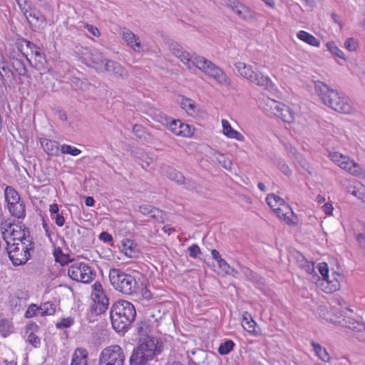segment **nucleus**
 <instances>
[{"label":"nucleus","instance_id":"obj_59","mask_svg":"<svg viewBox=\"0 0 365 365\" xmlns=\"http://www.w3.org/2000/svg\"><path fill=\"white\" fill-rule=\"evenodd\" d=\"M221 158L223 160H219V163L222 164V166L227 170H231L232 162L228 159H225L224 155H221Z\"/></svg>","mask_w":365,"mask_h":365},{"label":"nucleus","instance_id":"obj_7","mask_svg":"<svg viewBox=\"0 0 365 365\" xmlns=\"http://www.w3.org/2000/svg\"><path fill=\"white\" fill-rule=\"evenodd\" d=\"M28 242L20 241L12 242L6 241V252L14 266L25 264L31 258V251L34 250L33 239H27Z\"/></svg>","mask_w":365,"mask_h":365},{"label":"nucleus","instance_id":"obj_1","mask_svg":"<svg viewBox=\"0 0 365 365\" xmlns=\"http://www.w3.org/2000/svg\"><path fill=\"white\" fill-rule=\"evenodd\" d=\"M170 51L182 62L188 69L197 68L207 76L215 80L220 85L230 86V78L217 65L204 57L197 56L192 59L188 52L185 51L178 43L170 41L168 43Z\"/></svg>","mask_w":365,"mask_h":365},{"label":"nucleus","instance_id":"obj_51","mask_svg":"<svg viewBox=\"0 0 365 365\" xmlns=\"http://www.w3.org/2000/svg\"><path fill=\"white\" fill-rule=\"evenodd\" d=\"M344 47L349 51H355L358 47L357 41L354 38H349L344 42Z\"/></svg>","mask_w":365,"mask_h":365},{"label":"nucleus","instance_id":"obj_58","mask_svg":"<svg viewBox=\"0 0 365 365\" xmlns=\"http://www.w3.org/2000/svg\"><path fill=\"white\" fill-rule=\"evenodd\" d=\"M85 27L94 36H99L101 33L98 29L91 24H86Z\"/></svg>","mask_w":365,"mask_h":365},{"label":"nucleus","instance_id":"obj_23","mask_svg":"<svg viewBox=\"0 0 365 365\" xmlns=\"http://www.w3.org/2000/svg\"><path fill=\"white\" fill-rule=\"evenodd\" d=\"M19 230L13 229L11 231V235L13 237V242L25 241V242H28L27 239H33V237L30 235L29 230L24 225V228H22L21 225L16 226Z\"/></svg>","mask_w":365,"mask_h":365},{"label":"nucleus","instance_id":"obj_6","mask_svg":"<svg viewBox=\"0 0 365 365\" xmlns=\"http://www.w3.org/2000/svg\"><path fill=\"white\" fill-rule=\"evenodd\" d=\"M109 280L114 289L123 294L132 295L138 289V283L135 278L119 269H110Z\"/></svg>","mask_w":365,"mask_h":365},{"label":"nucleus","instance_id":"obj_36","mask_svg":"<svg viewBox=\"0 0 365 365\" xmlns=\"http://www.w3.org/2000/svg\"><path fill=\"white\" fill-rule=\"evenodd\" d=\"M180 101H179V103L183 110H185L189 115H191L195 113L196 105L192 100L184 96H180Z\"/></svg>","mask_w":365,"mask_h":365},{"label":"nucleus","instance_id":"obj_45","mask_svg":"<svg viewBox=\"0 0 365 365\" xmlns=\"http://www.w3.org/2000/svg\"><path fill=\"white\" fill-rule=\"evenodd\" d=\"M235 343L232 340H226L219 346L218 353L220 355H227L233 349Z\"/></svg>","mask_w":365,"mask_h":365},{"label":"nucleus","instance_id":"obj_10","mask_svg":"<svg viewBox=\"0 0 365 365\" xmlns=\"http://www.w3.org/2000/svg\"><path fill=\"white\" fill-rule=\"evenodd\" d=\"M68 275L73 279L83 283H89L96 276V273L88 264L74 262L68 269Z\"/></svg>","mask_w":365,"mask_h":365},{"label":"nucleus","instance_id":"obj_46","mask_svg":"<svg viewBox=\"0 0 365 365\" xmlns=\"http://www.w3.org/2000/svg\"><path fill=\"white\" fill-rule=\"evenodd\" d=\"M327 48L333 55L341 58L345 59L344 53L335 44L334 42L330 41L327 43Z\"/></svg>","mask_w":365,"mask_h":365},{"label":"nucleus","instance_id":"obj_52","mask_svg":"<svg viewBox=\"0 0 365 365\" xmlns=\"http://www.w3.org/2000/svg\"><path fill=\"white\" fill-rule=\"evenodd\" d=\"M27 341L35 348L38 347L41 344L40 338L32 332L29 334Z\"/></svg>","mask_w":365,"mask_h":365},{"label":"nucleus","instance_id":"obj_54","mask_svg":"<svg viewBox=\"0 0 365 365\" xmlns=\"http://www.w3.org/2000/svg\"><path fill=\"white\" fill-rule=\"evenodd\" d=\"M189 255L192 258H196L201 253L200 249L197 245H192L188 247Z\"/></svg>","mask_w":365,"mask_h":365},{"label":"nucleus","instance_id":"obj_50","mask_svg":"<svg viewBox=\"0 0 365 365\" xmlns=\"http://www.w3.org/2000/svg\"><path fill=\"white\" fill-rule=\"evenodd\" d=\"M148 329V326L146 323L141 322L140 324H138L136 330H137V332L139 334V336L141 337L140 339H143L145 337H150L147 334Z\"/></svg>","mask_w":365,"mask_h":365},{"label":"nucleus","instance_id":"obj_11","mask_svg":"<svg viewBox=\"0 0 365 365\" xmlns=\"http://www.w3.org/2000/svg\"><path fill=\"white\" fill-rule=\"evenodd\" d=\"M329 267L327 262H321V291L331 294L338 290L340 286L339 282L336 277L339 274L336 272H332V279L329 275Z\"/></svg>","mask_w":365,"mask_h":365},{"label":"nucleus","instance_id":"obj_32","mask_svg":"<svg viewBox=\"0 0 365 365\" xmlns=\"http://www.w3.org/2000/svg\"><path fill=\"white\" fill-rule=\"evenodd\" d=\"M36 69L41 71V70H48L47 67V61L46 59L45 56L41 51H38L36 53L32 58V64Z\"/></svg>","mask_w":365,"mask_h":365},{"label":"nucleus","instance_id":"obj_28","mask_svg":"<svg viewBox=\"0 0 365 365\" xmlns=\"http://www.w3.org/2000/svg\"><path fill=\"white\" fill-rule=\"evenodd\" d=\"M228 6L242 19H247L250 16V9L239 2L230 1Z\"/></svg>","mask_w":365,"mask_h":365},{"label":"nucleus","instance_id":"obj_64","mask_svg":"<svg viewBox=\"0 0 365 365\" xmlns=\"http://www.w3.org/2000/svg\"><path fill=\"white\" fill-rule=\"evenodd\" d=\"M211 255H212V258L216 260L217 262H219L220 259H222V258L221 257L219 252L216 250H212L211 251Z\"/></svg>","mask_w":365,"mask_h":365},{"label":"nucleus","instance_id":"obj_4","mask_svg":"<svg viewBox=\"0 0 365 365\" xmlns=\"http://www.w3.org/2000/svg\"><path fill=\"white\" fill-rule=\"evenodd\" d=\"M159 353L155 337L140 339L138 346L134 348L130 357V364L144 365Z\"/></svg>","mask_w":365,"mask_h":365},{"label":"nucleus","instance_id":"obj_49","mask_svg":"<svg viewBox=\"0 0 365 365\" xmlns=\"http://www.w3.org/2000/svg\"><path fill=\"white\" fill-rule=\"evenodd\" d=\"M74 323V320L71 317L63 318L61 320V322H57L56 324V327L57 329H64L68 328Z\"/></svg>","mask_w":365,"mask_h":365},{"label":"nucleus","instance_id":"obj_13","mask_svg":"<svg viewBox=\"0 0 365 365\" xmlns=\"http://www.w3.org/2000/svg\"><path fill=\"white\" fill-rule=\"evenodd\" d=\"M93 288L95 292V302L96 304L92 307V311L94 312L96 314L99 315L105 312L108 309L109 299L104 294L102 285L99 282H96L93 285Z\"/></svg>","mask_w":365,"mask_h":365},{"label":"nucleus","instance_id":"obj_35","mask_svg":"<svg viewBox=\"0 0 365 365\" xmlns=\"http://www.w3.org/2000/svg\"><path fill=\"white\" fill-rule=\"evenodd\" d=\"M5 200L7 202V206L10 203H16L21 200L19 192L12 187L6 186L4 190Z\"/></svg>","mask_w":365,"mask_h":365},{"label":"nucleus","instance_id":"obj_29","mask_svg":"<svg viewBox=\"0 0 365 365\" xmlns=\"http://www.w3.org/2000/svg\"><path fill=\"white\" fill-rule=\"evenodd\" d=\"M133 133L138 139L146 143H150L153 139V135L150 133H149L146 130V129L140 124H135L133 125Z\"/></svg>","mask_w":365,"mask_h":365},{"label":"nucleus","instance_id":"obj_62","mask_svg":"<svg viewBox=\"0 0 365 365\" xmlns=\"http://www.w3.org/2000/svg\"><path fill=\"white\" fill-rule=\"evenodd\" d=\"M55 222L58 226L62 227L65 222L64 217L62 215L57 214L55 217Z\"/></svg>","mask_w":365,"mask_h":365},{"label":"nucleus","instance_id":"obj_18","mask_svg":"<svg viewBox=\"0 0 365 365\" xmlns=\"http://www.w3.org/2000/svg\"><path fill=\"white\" fill-rule=\"evenodd\" d=\"M19 50L26 57L30 64H32L33 56L41 51L40 48L36 44L26 39L21 40L19 43Z\"/></svg>","mask_w":365,"mask_h":365},{"label":"nucleus","instance_id":"obj_14","mask_svg":"<svg viewBox=\"0 0 365 365\" xmlns=\"http://www.w3.org/2000/svg\"><path fill=\"white\" fill-rule=\"evenodd\" d=\"M103 71L107 72L115 79H126L128 77V71L118 62L107 59L105 62Z\"/></svg>","mask_w":365,"mask_h":365},{"label":"nucleus","instance_id":"obj_41","mask_svg":"<svg viewBox=\"0 0 365 365\" xmlns=\"http://www.w3.org/2000/svg\"><path fill=\"white\" fill-rule=\"evenodd\" d=\"M242 325L247 331L250 333L255 332V327L257 324L248 313L243 315Z\"/></svg>","mask_w":365,"mask_h":365},{"label":"nucleus","instance_id":"obj_26","mask_svg":"<svg viewBox=\"0 0 365 365\" xmlns=\"http://www.w3.org/2000/svg\"><path fill=\"white\" fill-rule=\"evenodd\" d=\"M0 77L4 86H6L9 81L11 82L12 79H15V74L14 71L4 61L0 62Z\"/></svg>","mask_w":365,"mask_h":365},{"label":"nucleus","instance_id":"obj_44","mask_svg":"<svg viewBox=\"0 0 365 365\" xmlns=\"http://www.w3.org/2000/svg\"><path fill=\"white\" fill-rule=\"evenodd\" d=\"M39 311L41 316L53 315L56 312V307L54 304L47 302L39 307Z\"/></svg>","mask_w":365,"mask_h":365},{"label":"nucleus","instance_id":"obj_12","mask_svg":"<svg viewBox=\"0 0 365 365\" xmlns=\"http://www.w3.org/2000/svg\"><path fill=\"white\" fill-rule=\"evenodd\" d=\"M19 57V54L18 56H10V64L13 68L12 71H14L15 76H18L21 84L30 83L31 81V76L26 68L25 63Z\"/></svg>","mask_w":365,"mask_h":365},{"label":"nucleus","instance_id":"obj_47","mask_svg":"<svg viewBox=\"0 0 365 365\" xmlns=\"http://www.w3.org/2000/svg\"><path fill=\"white\" fill-rule=\"evenodd\" d=\"M61 151L63 154H69L73 156H76L81 153L80 149L66 144L61 145Z\"/></svg>","mask_w":365,"mask_h":365},{"label":"nucleus","instance_id":"obj_57","mask_svg":"<svg viewBox=\"0 0 365 365\" xmlns=\"http://www.w3.org/2000/svg\"><path fill=\"white\" fill-rule=\"evenodd\" d=\"M99 239L104 242H110L113 241V237L107 232H102L99 235Z\"/></svg>","mask_w":365,"mask_h":365},{"label":"nucleus","instance_id":"obj_60","mask_svg":"<svg viewBox=\"0 0 365 365\" xmlns=\"http://www.w3.org/2000/svg\"><path fill=\"white\" fill-rule=\"evenodd\" d=\"M322 209L327 215H330L332 213L334 207L331 203L327 202L322 207Z\"/></svg>","mask_w":365,"mask_h":365},{"label":"nucleus","instance_id":"obj_22","mask_svg":"<svg viewBox=\"0 0 365 365\" xmlns=\"http://www.w3.org/2000/svg\"><path fill=\"white\" fill-rule=\"evenodd\" d=\"M122 38L126 41L127 44L132 47L135 51H140L141 49V43L139 38L135 35L131 31L125 29L122 32Z\"/></svg>","mask_w":365,"mask_h":365},{"label":"nucleus","instance_id":"obj_34","mask_svg":"<svg viewBox=\"0 0 365 365\" xmlns=\"http://www.w3.org/2000/svg\"><path fill=\"white\" fill-rule=\"evenodd\" d=\"M282 105V103L277 101L274 99L267 98L264 100V109L274 115H277V113L279 112V108Z\"/></svg>","mask_w":365,"mask_h":365},{"label":"nucleus","instance_id":"obj_8","mask_svg":"<svg viewBox=\"0 0 365 365\" xmlns=\"http://www.w3.org/2000/svg\"><path fill=\"white\" fill-rule=\"evenodd\" d=\"M328 157L331 161L338 165L341 169L349 172L353 175L365 178V170L349 156L342 155L336 151H331L327 148Z\"/></svg>","mask_w":365,"mask_h":365},{"label":"nucleus","instance_id":"obj_53","mask_svg":"<svg viewBox=\"0 0 365 365\" xmlns=\"http://www.w3.org/2000/svg\"><path fill=\"white\" fill-rule=\"evenodd\" d=\"M37 311H39V307H37L34 304H31L25 313V317L27 319L33 317L36 315Z\"/></svg>","mask_w":365,"mask_h":365},{"label":"nucleus","instance_id":"obj_27","mask_svg":"<svg viewBox=\"0 0 365 365\" xmlns=\"http://www.w3.org/2000/svg\"><path fill=\"white\" fill-rule=\"evenodd\" d=\"M122 246L124 253L126 256L130 258H135L138 256L140 253L138 245L133 240L126 239L122 241Z\"/></svg>","mask_w":365,"mask_h":365},{"label":"nucleus","instance_id":"obj_20","mask_svg":"<svg viewBox=\"0 0 365 365\" xmlns=\"http://www.w3.org/2000/svg\"><path fill=\"white\" fill-rule=\"evenodd\" d=\"M170 130L176 135L190 137L192 135L190 125L180 120H173L170 124Z\"/></svg>","mask_w":365,"mask_h":365},{"label":"nucleus","instance_id":"obj_42","mask_svg":"<svg viewBox=\"0 0 365 365\" xmlns=\"http://www.w3.org/2000/svg\"><path fill=\"white\" fill-rule=\"evenodd\" d=\"M284 208L285 209V211L282 213V217L281 220L289 225H295L296 222L294 220V219L296 220L297 217L294 215L290 207L288 205H284Z\"/></svg>","mask_w":365,"mask_h":365},{"label":"nucleus","instance_id":"obj_15","mask_svg":"<svg viewBox=\"0 0 365 365\" xmlns=\"http://www.w3.org/2000/svg\"><path fill=\"white\" fill-rule=\"evenodd\" d=\"M23 14L28 23L36 29L43 28L46 25V19L42 13L35 8H29L23 11Z\"/></svg>","mask_w":365,"mask_h":365},{"label":"nucleus","instance_id":"obj_3","mask_svg":"<svg viewBox=\"0 0 365 365\" xmlns=\"http://www.w3.org/2000/svg\"><path fill=\"white\" fill-rule=\"evenodd\" d=\"M321 100L332 110L341 113H350L352 107L347 96L321 81Z\"/></svg>","mask_w":365,"mask_h":365},{"label":"nucleus","instance_id":"obj_2","mask_svg":"<svg viewBox=\"0 0 365 365\" xmlns=\"http://www.w3.org/2000/svg\"><path fill=\"white\" fill-rule=\"evenodd\" d=\"M113 328L118 333H124L136 317L135 308L132 303L125 300L115 302L110 311Z\"/></svg>","mask_w":365,"mask_h":365},{"label":"nucleus","instance_id":"obj_48","mask_svg":"<svg viewBox=\"0 0 365 365\" xmlns=\"http://www.w3.org/2000/svg\"><path fill=\"white\" fill-rule=\"evenodd\" d=\"M276 165L278 168L287 176H289L292 174V170L289 165L282 159L276 160Z\"/></svg>","mask_w":365,"mask_h":365},{"label":"nucleus","instance_id":"obj_24","mask_svg":"<svg viewBox=\"0 0 365 365\" xmlns=\"http://www.w3.org/2000/svg\"><path fill=\"white\" fill-rule=\"evenodd\" d=\"M46 71H47L40 73L39 81L43 85L46 91H53L56 78L53 75L49 72L48 69Z\"/></svg>","mask_w":365,"mask_h":365},{"label":"nucleus","instance_id":"obj_63","mask_svg":"<svg viewBox=\"0 0 365 365\" xmlns=\"http://www.w3.org/2000/svg\"><path fill=\"white\" fill-rule=\"evenodd\" d=\"M284 210L285 209L284 208L283 206H280L276 207L275 209H273L272 210L277 215V216L281 219L282 217V213H283L284 211H285Z\"/></svg>","mask_w":365,"mask_h":365},{"label":"nucleus","instance_id":"obj_39","mask_svg":"<svg viewBox=\"0 0 365 365\" xmlns=\"http://www.w3.org/2000/svg\"><path fill=\"white\" fill-rule=\"evenodd\" d=\"M321 365H340L338 359L335 356H331L327 350L321 346Z\"/></svg>","mask_w":365,"mask_h":365},{"label":"nucleus","instance_id":"obj_43","mask_svg":"<svg viewBox=\"0 0 365 365\" xmlns=\"http://www.w3.org/2000/svg\"><path fill=\"white\" fill-rule=\"evenodd\" d=\"M13 331V325L7 319H0V334L6 337Z\"/></svg>","mask_w":365,"mask_h":365},{"label":"nucleus","instance_id":"obj_30","mask_svg":"<svg viewBox=\"0 0 365 365\" xmlns=\"http://www.w3.org/2000/svg\"><path fill=\"white\" fill-rule=\"evenodd\" d=\"M88 352L85 349L77 348L73 354L71 365H87Z\"/></svg>","mask_w":365,"mask_h":365},{"label":"nucleus","instance_id":"obj_38","mask_svg":"<svg viewBox=\"0 0 365 365\" xmlns=\"http://www.w3.org/2000/svg\"><path fill=\"white\" fill-rule=\"evenodd\" d=\"M297 36L299 39L301 41L314 46H319V41L315 38L313 35L307 33L304 31H299Z\"/></svg>","mask_w":365,"mask_h":365},{"label":"nucleus","instance_id":"obj_33","mask_svg":"<svg viewBox=\"0 0 365 365\" xmlns=\"http://www.w3.org/2000/svg\"><path fill=\"white\" fill-rule=\"evenodd\" d=\"M277 117L280 118L284 122L290 123L294 120L293 111L285 104L282 103L277 113Z\"/></svg>","mask_w":365,"mask_h":365},{"label":"nucleus","instance_id":"obj_56","mask_svg":"<svg viewBox=\"0 0 365 365\" xmlns=\"http://www.w3.org/2000/svg\"><path fill=\"white\" fill-rule=\"evenodd\" d=\"M315 268L318 269L319 271V264H318L316 267L314 264H312L311 266H308L307 272L313 274V280H315V283L317 284L319 280V277L317 276V273H315L314 271Z\"/></svg>","mask_w":365,"mask_h":365},{"label":"nucleus","instance_id":"obj_25","mask_svg":"<svg viewBox=\"0 0 365 365\" xmlns=\"http://www.w3.org/2000/svg\"><path fill=\"white\" fill-rule=\"evenodd\" d=\"M8 208L11 215L18 219H24L26 217V205L24 201H19L16 203H10Z\"/></svg>","mask_w":365,"mask_h":365},{"label":"nucleus","instance_id":"obj_9","mask_svg":"<svg viewBox=\"0 0 365 365\" xmlns=\"http://www.w3.org/2000/svg\"><path fill=\"white\" fill-rule=\"evenodd\" d=\"M125 356L118 345L104 348L99 356V365H124Z\"/></svg>","mask_w":365,"mask_h":365},{"label":"nucleus","instance_id":"obj_5","mask_svg":"<svg viewBox=\"0 0 365 365\" xmlns=\"http://www.w3.org/2000/svg\"><path fill=\"white\" fill-rule=\"evenodd\" d=\"M234 66L240 75L250 82L268 91L275 90L274 84L269 77L264 75L257 68L240 61L235 63Z\"/></svg>","mask_w":365,"mask_h":365},{"label":"nucleus","instance_id":"obj_31","mask_svg":"<svg viewBox=\"0 0 365 365\" xmlns=\"http://www.w3.org/2000/svg\"><path fill=\"white\" fill-rule=\"evenodd\" d=\"M222 125L223 128V133L230 138H234L240 141L244 140V136L238 131L234 130L229 122L226 120H222Z\"/></svg>","mask_w":365,"mask_h":365},{"label":"nucleus","instance_id":"obj_55","mask_svg":"<svg viewBox=\"0 0 365 365\" xmlns=\"http://www.w3.org/2000/svg\"><path fill=\"white\" fill-rule=\"evenodd\" d=\"M185 187L188 190H195L197 188V183L191 179H185L184 177L183 184Z\"/></svg>","mask_w":365,"mask_h":365},{"label":"nucleus","instance_id":"obj_16","mask_svg":"<svg viewBox=\"0 0 365 365\" xmlns=\"http://www.w3.org/2000/svg\"><path fill=\"white\" fill-rule=\"evenodd\" d=\"M288 154L291 158L294 160V164L296 168L302 173L303 170L307 171L309 175L317 174L314 169L310 166L307 161L302 158V156L297 151V150L290 146L287 148Z\"/></svg>","mask_w":365,"mask_h":365},{"label":"nucleus","instance_id":"obj_61","mask_svg":"<svg viewBox=\"0 0 365 365\" xmlns=\"http://www.w3.org/2000/svg\"><path fill=\"white\" fill-rule=\"evenodd\" d=\"M219 267L225 273L230 269V265L224 259H220L217 262Z\"/></svg>","mask_w":365,"mask_h":365},{"label":"nucleus","instance_id":"obj_19","mask_svg":"<svg viewBox=\"0 0 365 365\" xmlns=\"http://www.w3.org/2000/svg\"><path fill=\"white\" fill-rule=\"evenodd\" d=\"M139 212L144 215H148L153 219L157 220L158 222L164 223L166 220L165 213L155 207L149 205H143L139 207Z\"/></svg>","mask_w":365,"mask_h":365},{"label":"nucleus","instance_id":"obj_37","mask_svg":"<svg viewBox=\"0 0 365 365\" xmlns=\"http://www.w3.org/2000/svg\"><path fill=\"white\" fill-rule=\"evenodd\" d=\"M41 144L48 155H54L58 150L59 143L57 141L43 139Z\"/></svg>","mask_w":365,"mask_h":365},{"label":"nucleus","instance_id":"obj_17","mask_svg":"<svg viewBox=\"0 0 365 365\" xmlns=\"http://www.w3.org/2000/svg\"><path fill=\"white\" fill-rule=\"evenodd\" d=\"M107 59L103 53L97 50L91 51L87 56L83 57V61L88 66L95 68L97 71H103L105 62Z\"/></svg>","mask_w":365,"mask_h":365},{"label":"nucleus","instance_id":"obj_21","mask_svg":"<svg viewBox=\"0 0 365 365\" xmlns=\"http://www.w3.org/2000/svg\"><path fill=\"white\" fill-rule=\"evenodd\" d=\"M160 172L163 175L178 185H182L184 182V175L173 167L164 165L160 167Z\"/></svg>","mask_w":365,"mask_h":365},{"label":"nucleus","instance_id":"obj_40","mask_svg":"<svg viewBox=\"0 0 365 365\" xmlns=\"http://www.w3.org/2000/svg\"><path fill=\"white\" fill-rule=\"evenodd\" d=\"M267 202L269 207L273 210L277 207L286 205L284 200L274 194H269L267 197Z\"/></svg>","mask_w":365,"mask_h":365}]
</instances>
